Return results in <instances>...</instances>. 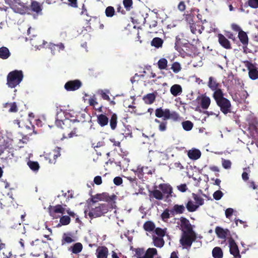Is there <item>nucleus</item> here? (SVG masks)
<instances>
[{"label":"nucleus","mask_w":258,"mask_h":258,"mask_svg":"<svg viewBox=\"0 0 258 258\" xmlns=\"http://www.w3.org/2000/svg\"><path fill=\"white\" fill-rule=\"evenodd\" d=\"M155 114L158 118H162V121L157 118L155 119V122L159 124L158 128L160 132L166 131L167 120L172 119L174 121H177L180 119L179 115L177 112L175 111H171L168 108H157L155 111Z\"/></svg>","instance_id":"1"},{"label":"nucleus","mask_w":258,"mask_h":258,"mask_svg":"<svg viewBox=\"0 0 258 258\" xmlns=\"http://www.w3.org/2000/svg\"><path fill=\"white\" fill-rule=\"evenodd\" d=\"M217 106L220 108V111L225 115L231 112L232 105L228 99L224 97V93L222 90H218L214 92L213 94Z\"/></svg>","instance_id":"2"},{"label":"nucleus","mask_w":258,"mask_h":258,"mask_svg":"<svg viewBox=\"0 0 258 258\" xmlns=\"http://www.w3.org/2000/svg\"><path fill=\"white\" fill-rule=\"evenodd\" d=\"M111 208L109 204L106 203L92 205L88 215L91 219L99 217L107 213Z\"/></svg>","instance_id":"3"},{"label":"nucleus","mask_w":258,"mask_h":258,"mask_svg":"<svg viewBox=\"0 0 258 258\" xmlns=\"http://www.w3.org/2000/svg\"><path fill=\"white\" fill-rule=\"evenodd\" d=\"M97 121L101 127L107 125L109 121L110 128L114 130L117 126V116L116 113L111 112L110 119L109 120L106 114L101 113L97 115Z\"/></svg>","instance_id":"4"},{"label":"nucleus","mask_w":258,"mask_h":258,"mask_svg":"<svg viewBox=\"0 0 258 258\" xmlns=\"http://www.w3.org/2000/svg\"><path fill=\"white\" fill-rule=\"evenodd\" d=\"M65 131L67 132L70 131L68 134V137L66 138H71L78 136L77 134L79 129L81 128V123L80 120L78 119H70L68 118L64 119Z\"/></svg>","instance_id":"5"},{"label":"nucleus","mask_w":258,"mask_h":258,"mask_svg":"<svg viewBox=\"0 0 258 258\" xmlns=\"http://www.w3.org/2000/svg\"><path fill=\"white\" fill-rule=\"evenodd\" d=\"M23 77L22 71L16 70L11 71L7 75V85L10 88H15L22 82Z\"/></svg>","instance_id":"6"},{"label":"nucleus","mask_w":258,"mask_h":258,"mask_svg":"<svg viewBox=\"0 0 258 258\" xmlns=\"http://www.w3.org/2000/svg\"><path fill=\"white\" fill-rule=\"evenodd\" d=\"M197 238L196 234L195 231L181 233V237L179 240L180 244L184 248H190L192 242Z\"/></svg>","instance_id":"7"},{"label":"nucleus","mask_w":258,"mask_h":258,"mask_svg":"<svg viewBox=\"0 0 258 258\" xmlns=\"http://www.w3.org/2000/svg\"><path fill=\"white\" fill-rule=\"evenodd\" d=\"M180 49L178 52L183 57L191 56L195 54L197 51L196 47L189 42L183 43Z\"/></svg>","instance_id":"8"},{"label":"nucleus","mask_w":258,"mask_h":258,"mask_svg":"<svg viewBox=\"0 0 258 258\" xmlns=\"http://www.w3.org/2000/svg\"><path fill=\"white\" fill-rule=\"evenodd\" d=\"M19 126L23 128V134L25 138L31 136L33 134H36L37 133L35 131V126L32 124L31 122L27 119L25 122L24 126H21L20 123H18Z\"/></svg>","instance_id":"9"},{"label":"nucleus","mask_w":258,"mask_h":258,"mask_svg":"<svg viewBox=\"0 0 258 258\" xmlns=\"http://www.w3.org/2000/svg\"><path fill=\"white\" fill-rule=\"evenodd\" d=\"M243 62L248 70L249 77L253 80L258 79V71L256 67L248 60H245Z\"/></svg>","instance_id":"10"},{"label":"nucleus","mask_w":258,"mask_h":258,"mask_svg":"<svg viewBox=\"0 0 258 258\" xmlns=\"http://www.w3.org/2000/svg\"><path fill=\"white\" fill-rule=\"evenodd\" d=\"M178 224L180 226L179 229L181 230L182 233L184 232H189L194 231L189 221L185 217H181Z\"/></svg>","instance_id":"11"},{"label":"nucleus","mask_w":258,"mask_h":258,"mask_svg":"<svg viewBox=\"0 0 258 258\" xmlns=\"http://www.w3.org/2000/svg\"><path fill=\"white\" fill-rule=\"evenodd\" d=\"M228 242L229 244L230 252L235 258H240L239 249L234 239L229 237L228 238Z\"/></svg>","instance_id":"12"},{"label":"nucleus","mask_w":258,"mask_h":258,"mask_svg":"<svg viewBox=\"0 0 258 258\" xmlns=\"http://www.w3.org/2000/svg\"><path fill=\"white\" fill-rule=\"evenodd\" d=\"M82 82L79 80H75L67 82L64 85V88L68 91H75L82 86Z\"/></svg>","instance_id":"13"},{"label":"nucleus","mask_w":258,"mask_h":258,"mask_svg":"<svg viewBox=\"0 0 258 258\" xmlns=\"http://www.w3.org/2000/svg\"><path fill=\"white\" fill-rule=\"evenodd\" d=\"M215 231L217 237L224 241H226L227 236L231 237L230 232L228 229H223L221 227L217 226Z\"/></svg>","instance_id":"14"},{"label":"nucleus","mask_w":258,"mask_h":258,"mask_svg":"<svg viewBox=\"0 0 258 258\" xmlns=\"http://www.w3.org/2000/svg\"><path fill=\"white\" fill-rule=\"evenodd\" d=\"M60 156V154L58 151L53 150L47 154L45 158L48 160V162L50 164H55L56 159Z\"/></svg>","instance_id":"15"},{"label":"nucleus","mask_w":258,"mask_h":258,"mask_svg":"<svg viewBox=\"0 0 258 258\" xmlns=\"http://www.w3.org/2000/svg\"><path fill=\"white\" fill-rule=\"evenodd\" d=\"M218 42L223 48L226 49L232 48L230 42L222 34L219 33L217 35Z\"/></svg>","instance_id":"16"},{"label":"nucleus","mask_w":258,"mask_h":258,"mask_svg":"<svg viewBox=\"0 0 258 258\" xmlns=\"http://www.w3.org/2000/svg\"><path fill=\"white\" fill-rule=\"evenodd\" d=\"M49 213L51 216L53 217L56 213L64 214L65 212V208H64L61 205H57L55 206H50L48 208Z\"/></svg>","instance_id":"17"},{"label":"nucleus","mask_w":258,"mask_h":258,"mask_svg":"<svg viewBox=\"0 0 258 258\" xmlns=\"http://www.w3.org/2000/svg\"><path fill=\"white\" fill-rule=\"evenodd\" d=\"M159 188L162 191L163 195L167 194V198L172 197V187L170 185L166 183H161L159 185Z\"/></svg>","instance_id":"18"},{"label":"nucleus","mask_w":258,"mask_h":258,"mask_svg":"<svg viewBox=\"0 0 258 258\" xmlns=\"http://www.w3.org/2000/svg\"><path fill=\"white\" fill-rule=\"evenodd\" d=\"M200 105L202 109H207L209 108L210 103L211 99L205 95H202L200 97Z\"/></svg>","instance_id":"19"},{"label":"nucleus","mask_w":258,"mask_h":258,"mask_svg":"<svg viewBox=\"0 0 258 258\" xmlns=\"http://www.w3.org/2000/svg\"><path fill=\"white\" fill-rule=\"evenodd\" d=\"M108 248L105 246H100L96 250L97 258H107Z\"/></svg>","instance_id":"20"},{"label":"nucleus","mask_w":258,"mask_h":258,"mask_svg":"<svg viewBox=\"0 0 258 258\" xmlns=\"http://www.w3.org/2000/svg\"><path fill=\"white\" fill-rule=\"evenodd\" d=\"M30 8L32 11L37 14H42V7L39 2L35 1H32L30 5Z\"/></svg>","instance_id":"21"},{"label":"nucleus","mask_w":258,"mask_h":258,"mask_svg":"<svg viewBox=\"0 0 258 258\" xmlns=\"http://www.w3.org/2000/svg\"><path fill=\"white\" fill-rule=\"evenodd\" d=\"M238 38L243 46L246 47L248 43V37L245 32L241 31L238 33Z\"/></svg>","instance_id":"22"},{"label":"nucleus","mask_w":258,"mask_h":258,"mask_svg":"<svg viewBox=\"0 0 258 258\" xmlns=\"http://www.w3.org/2000/svg\"><path fill=\"white\" fill-rule=\"evenodd\" d=\"M188 157L192 160H197L200 158L201 153L198 149H192L189 150L187 153Z\"/></svg>","instance_id":"23"},{"label":"nucleus","mask_w":258,"mask_h":258,"mask_svg":"<svg viewBox=\"0 0 258 258\" xmlns=\"http://www.w3.org/2000/svg\"><path fill=\"white\" fill-rule=\"evenodd\" d=\"M185 207L183 205H175L172 209L170 210V213L174 215L176 214H181L184 213Z\"/></svg>","instance_id":"24"},{"label":"nucleus","mask_w":258,"mask_h":258,"mask_svg":"<svg viewBox=\"0 0 258 258\" xmlns=\"http://www.w3.org/2000/svg\"><path fill=\"white\" fill-rule=\"evenodd\" d=\"M208 86L212 90L214 91V92H216L218 90H221V89L219 88L220 84L217 83V81L212 77L209 78Z\"/></svg>","instance_id":"25"},{"label":"nucleus","mask_w":258,"mask_h":258,"mask_svg":"<svg viewBox=\"0 0 258 258\" xmlns=\"http://www.w3.org/2000/svg\"><path fill=\"white\" fill-rule=\"evenodd\" d=\"M11 55L9 49L5 46H2L0 48V58L6 59Z\"/></svg>","instance_id":"26"},{"label":"nucleus","mask_w":258,"mask_h":258,"mask_svg":"<svg viewBox=\"0 0 258 258\" xmlns=\"http://www.w3.org/2000/svg\"><path fill=\"white\" fill-rule=\"evenodd\" d=\"M170 92L174 96H177L182 92V88L179 85H173L170 88Z\"/></svg>","instance_id":"27"},{"label":"nucleus","mask_w":258,"mask_h":258,"mask_svg":"<svg viewBox=\"0 0 258 258\" xmlns=\"http://www.w3.org/2000/svg\"><path fill=\"white\" fill-rule=\"evenodd\" d=\"M157 254V250L155 248H149L145 252L143 258H153Z\"/></svg>","instance_id":"28"},{"label":"nucleus","mask_w":258,"mask_h":258,"mask_svg":"<svg viewBox=\"0 0 258 258\" xmlns=\"http://www.w3.org/2000/svg\"><path fill=\"white\" fill-rule=\"evenodd\" d=\"M163 44V40L159 37L154 38L151 42V45L157 48L161 47Z\"/></svg>","instance_id":"29"},{"label":"nucleus","mask_w":258,"mask_h":258,"mask_svg":"<svg viewBox=\"0 0 258 258\" xmlns=\"http://www.w3.org/2000/svg\"><path fill=\"white\" fill-rule=\"evenodd\" d=\"M156 96L154 93H149L143 97V100L146 104H151L155 100Z\"/></svg>","instance_id":"30"},{"label":"nucleus","mask_w":258,"mask_h":258,"mask_svg":"<svg viewBox=\"0 0 258 258\" xmlns=\"http://www.w3.org/2000/svg\"><path fill=\"white\" fill-rule=\"evenodd\" d=\"M150 197H153L158 200H162L163 199L162 192L158 189H154L150 192Z\"/></svg>","instance_id":"31"},{"label":"nucleus","mask_w":258,"mask_h":258,"mask_svg":"<svg viewBox=\"0 0 258 258\" xmlns=\"http://www.w3.org/2000/svg\"><path fill=\"white\" fill-rule=\"evenodd\" d=\"M101 199L102 201H105L106 202H111L116 199V196L115 195L109 196L108 193L103 192L100 194Z\"/></svg>","instance_id":"32"},{"label":"nucleus","mask_w":258,"mask_h":258,"mask_svg":"<svg viewBox=\"0 0 258 258\" xmlns=\"http://www.w3.org/2000/svg\"><path fill=\"white\" fill-rule=\"evenodd\" d=\"M212 255L214 258H222L223 253L220 247H215L212 250Z\"/></svg>","instance_id":"33"},{"label":"nucleus","mask_w":258,"mask_h":258,"mask_svg":"<svg viewBox=\"0 0 258 258\" xmlns=\"http://www.w3.org/2000/svg\"><path fill=\"white\" fill-rule=\"evenodd\" d=\"M4 107L5 108H9V111L10 112H17L18 111L16 102L6 103L4 104Z\"/></svg>","instance_id":"34"},{"label":"nucleus","mask_w":258,"mask_h":258,"mask_svg":"<svg viewBox=\"0 0 258 258\" xmlns=\"http://www.w3.org/2000/svg\"><path fill=\"white\" fill-rule=\"evenodd\" d=\"M131 250L135 252V255L137 256V258L144 257V255L145 254V250L143 248H134L133 247V246H131Z\"/></svg>","instance_id":"35"},{"label":"nucleus","mask_w":258,"mask_h":258,"mask_svg":"<svg viewBox=\"0 0 258 258\" xmlns=\"http://www.w3.org/2000/svg\"><path fill=\"white\" fill-rule=\"evenodd\" d=\"M186 208L188 212H194L198 209L199 206L195 204L191 200H189L186 204Z\"/></svg>","instance_id":"36"},{"label":"nucleus","mask_w":258,"mask_h":258,"mask_svg":"<svg viewBox=\"0 0 258 258\" xmlns=\"http://www.w3.org/2000/svg\"><path fill=\"white\" fill-rule=\"evenodd\" d=\"M143 228L145 231L151 232L155 228V225L153 222L148 221L144 224Z\"/></svg>","instance_id":"37"},{"label":"nucleus","mask_w":258,"mask_h":258,"mask_svg":"<svg viewBox=\"0 0 258 258\" xmlns=\"http://www.w3.org/2000/svg\"><path fill=\"white\" fill-rule=\"evenodd\" d=\"M71 251L73 253L75 254H78L81 252L83 249V245L80 242H77L74 244L71 247Z\"/></svg>","instance_id":"38"},{"label":"nucleus","mask_w":258,"mask_h":258,"mask_svg":"<svg viewBox=\"0 0 258 258\" xmlns=\"http://www.w3.org/2000/svg\"><path fill=\"white\" fill-rule=\"evenodd\" d=\"M153 243L155 246L158 247H161L164 244V241L162 237L153 236Z\"/></svg>","instance_id":"39"},{"label":"nucleus","mask_w":258,"mask_h":258,"mask_svg":"<svg viewBox=\"0 0 258 258\" xmlns=\"http://www.w3.org/2000/svg\"><path fill=\"white\" fill-rule=\"evenodd\" d=\"M167 60L165 58L160 59L157 62L158 68L161 70H165L167 67Z\"/></svg>","instance_id":"40"},{"label":"nucleus","mask_w":258,"mask_h":258,"mask_svg":"<svg viewBox=\"0 0 258 258\" xmlns=\"http://www.w3.org/2000/svg\"><path fill=\"white\" fill-rule=\"evenodd\" d=\"M182 125L185 131H189L192 128L194 124L191 121L186 120L182 122Z\"/></svg>","instance_id":"41"},{"label":"nucleus","mask_w":258,"mask_h":258,"mask_svg":"<svg viewBox=\"0 0 258 258\" xmlns=\"http://www.w3.org/2000/svg\"><path fill=\"white\" fill-rule=\"evenodd\" d=\"M73 241H74V240L71 236H68L67 234L64 233L63 234L61 239V245H63L66 243H71Z\"/></svg>","instance_id":"42"},{"label":"nucleus","mask_w":258,"mask_h":258,"mask_svg":"<svg viewBox=\"0 0 258 258\" xmlns=\"http://www.w3.org/2000/svg\"><path fill=\"white\" fill-rule=\"evenodd\" d=\"M27 164L30 168L34 171L38 170L39 168V165L37 161H29L28 162Z\"/></svg>","instance_id":"43"},{"label":"nucleus","mask_w":258,"mask_h":258,"mask_svg":"<svg viewBox=\"0 0 258 258\" xmlns=\"http://www.w3.org/2000/svg\"><path fill=\"white\" fill-rule=\"evenodd\" d=\"M59 222L62 225H68L71 222V218L69 216H62L60 218Z\"/></svg>","instance_id":"44"},{"label":"nucleus","mask_w":258,"mask_h":258,"mask_svg":"<svg viewBox=\"0 0 258 258\" xmlns=\"http://www.w3.org/2000/svg\"><path fill=\"white\" fill-rule=\"evenodd\" d=\"M138 170L140 172L142 175L144 174H152V170L147 166H144L141 168H138Z\"/></svg>","instance_id":"45"},{"label":"nucleus","mask_w":258,"mask_h":258,"mask_svg":"<svg viewBox=\"0 0 258 258\" xmlns=\"http://www.w3.org/2000/svg\"><path fill=\"white\" fill-rule=\"evenodd\" d=\"M192 198L196 202V203L198 204L197 206H202L204 204V200L202 197L198 196L195 193H192Z\"/></svg>","instance_id":"46"},{"label":"nucleus","mask_w":258,"mask_h":258,"mask_svg":"<svg viewBox=\"0 0 258 258\" xmlns=\"http://www.w3.org/2000/svg\"><path fill=\"white\" fill-rule=\"evenodd\" d=\"M105 15L107 17H112L115 14V10L113 7H107L105 9Z\"/></svg>","instance_id":"47"},{"label":"nucleus","mask_w":258,"mask_h":258,"mask_svg":"<svg viewBox=\"0 0 258 258\" xmlns=\"http://www.w3.org/2000/svg\"><path fill=\"white\" fill-rule=\"evenodd\" d=\"M183 43L181 42V39L179 36H176L175 38V42L174 48L177 51H179L180 49L182 47Z\"/></svg>","instance_id":"48"},{"label":"nucleus","mask_w":258,"mask_h":258,"mask_svg":"<svg viewBox=\"0 0 258 258\" xmlns=\"http://www.w3.org/2000/svg\"><path fill=\"white\" fill-rule=\"evenodd\" d=\"M171 69L172 70L174 73H178L181 70L180 64L178 62H174L172 64Z\"/></svg>","instance_id":"49"},{"label":"nucleus","mask_w":258,"mask_h":258,"mask_svg":"<svg viewBox=\"0 0 258 258\" xmlns=\"http://www.w3.org/2000/svg\"><path fill=\"white\" fill-rule=\"evenodd\" d=\"M170 211L168 209H166L161 215V217L163 221L169 219L170 218Z\"/></svg>","instance_id":"50"},{"label":"nucleus","mask_w":258,"mask_h":258,"mask_svg":"<svg viewBox=\"0 0 258 258\" xmlns=\"http://www.w3.org/2000/svg\"><path fill=\"white\" fill-rule=\"evenodd\" d=\"M155 232L159 236V237L162 238L165 236L166 231L165 230L161 228L158 227L155 228Z\"/></svg>","instance_id":"51"},{"label":"nucleus","mask_w":258,"mask_h":258,"mask_svg":"<svg viewBox=\"0 0 258 258\" xmlns=\"http://www.w3.org/2000/svg\"><path fill=\"white\" fill-rule=\"evenodd\" d=\"M231 162L229 160L222 159V165L225 169H230L231 167Z\"/></svg>","instance_id":"52"},{"label":"nucleus","mask_w":258,"mask_h":258,"mask_svg":"<svg viewBox=\"0 0 258 258\" xmlns=\"http://www.w3.org/2000/svg\"><path fill=\"white\" fill-rule=\"evenodd\" d=\"M247 4L251 8H258V0H248Z\"/></svg>","instance_id":"53"},{"label":"nucleus","mask_w":258,"mask_h":258,"mask_svg":"<svg viewBox=\"0 0 258 258\" xmlns=\"http://www.w3.org/2000/svg\"><path fill=\"white\" fill-rule=\"evenodd\" d=\"M133 4V0H123V4L126 10L129 11Z\"/></svg>","instance_id":"54"},{"label":"nucleus","mask_w":258,"mask_h":258,"mask_svg":"<svg viewBox=\"0 0 258 258\" xmlns=\"http://www.w3.org/2000/svg\"><path fill=\"white\" fill-rule=\"evenodd\" d=\"M100 196H101L100 194H98L94 196H92L91 199V201L92 203V205L97 204L98 203H97L98 201H102L101 199V197H100Z\"/></svg>","instance_id":"55"},{"label":"nucleus","mask_w":258,"mask_h":258,"mask_svg":"<svg viewBox=\"0 0 258 258\" xmlns=\"http://www.w3.org/2000/svg\"><path fill=\"white\" fill-rule=\"evenodd\" d=\"M223 196V193L220 190H218L213 194V198L216 200H220Z\"/></svg>","instance_id":"56"},{"label":"nucleus","mask_w":258,"mask_h":258,"mask_svg":"<svg viewBox=\"0 0 258 258\" xmlns=\"http://www.w3.org/2000/svg\"><path fill=\"white\" fill-rule=\"evenodd\" d=\"M88 103L91 106H95V105L98 104V102L96 100V98L95 97V95L89 99Z\"/></svg>","instance_id":"57"},{"label":"nucleus","mask_w":258,"mask_h":258,"mask_svg":"<svg viewBox=\"0 0 258 258\" xmlns=\"http://www.w3.org/2000/svg\"><path fill=\"white\" fill-rule=\"evenodd\" d=\"M55 124L57 126H60L62 129L65 130L64 120H62L56 119L55 121Z\"/></svg>","instance_id":"58"},{"label":"nucleus","mask_w":258,"mask_h":258,"mask_svg":"<svg viewBox=\"0 0 258 258\" xmlns=\"http://www.w3.org/2000/svg\"><path fill=\"white\" fill-rule=\"evenodd\" d=\"M99 94L101 95V97L107 101H110V98L109 95L104 92L103 90L99 91Z\"/></svg>","instance_id":"59"},{"label":"nucleus","mask_w":258,"mask_h":258,"mask_svg":"<svg viewBox=\"0 0 258 258\" xmlns=\"http://www.w3.org/2000/svg\"><path fill=\"white\" fill-rule=\"evenodd\" d=\"M178 190L182 192H184L187 189V185L186 184H181L177 186Z\"/></svg>","instance_id":"60"},{"label":"nucleus","mask_w":258,"mask_h":258,"mask_svg":"<svg viewBox=\"0 0 258 258\" xmlns=\"http://www.w3.org/2000/svg\"><path fill=\"white\" fill-rule=\"evenodd\" d=\"M113 182L116 185H120L122 183V179L119 176H116L113 179Z\"/></svg>","instance_id":"61"},{"label":"nucleus","mask_w":258,"mask_h":258,"mask_svg":"<svg viewBox=\"0 0 258 258\" xmlns=\"http://www.w3.org/2000/svg\"><path fill=\"white\" fill-rule=\"evenodd\" d=\"M231 27L233 31L238 32V33L241 31H243L238 25L235 23L232 24Z\"/></svg>","instance_id":"62"},{"label":"nucleus","mask_w":258,"mask_h":258,"mask_svg":"<svg viewBox=\"0 0 258 258\" xmlns=\"http://www.w3.org/2000/svg\"><path fill=\"white\" fill-rule=\"evenodd\" d=\"M186 9L185 3L183 1H181L178 5V9L181 11L183 12Z\"/></svg>","instance_id":"63"},{"label":"nucleus","mask_w":258,"mask_h":258,"mask_svg":"<svg viewBox=\"0 0 258 258\" xmlns=\"http://www.w3.org/2000/svg\"><path fill=\"white\" fill-rule=\"evenodd\" d=\"M233 209L232 208H228L225 210V216L227 218H230L233 214Z\"/></svg>","instance_id":"64"}]
</instances>
